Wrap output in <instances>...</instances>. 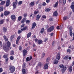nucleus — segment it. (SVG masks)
<instances>
[{
  "mask_svg": "<svg viewBox=\"0 0 74 74\" xmlns=\"http://www.w3.org/2000/svg\"><path fill=\"white\" fill-rule=\"evenodd\" d=\"M3 37L5 41H8V38H7V37L6 36H3Z\"/></svg>",
  "mask_w": 74,
  "mask_h": 74,
  "instance_id": "nucleus-34",
  "label": "nucleus"
},
{
  "mask_svg": "<svg viewBox=\"0 0 74 74\" xmlns=\"http://www.w3.org/2000/svg\"><path fill=\"white\" fill-rule=\"evenodd\" d=\"M43 42V41L41 40H39L38 41V44L40 45V44H42Z\"/></svg>",
  "mask_w": 74,
  "mask_h": 74,
  "instance_id": "nucleus-12",
  "label": "nucleus"
},
{
  "mask_svg": "<svg viewBox=\"0 0 74 74\" xmlns=\"http://www.w3.org/2000/svg\"><path fill=\"white\" fill-rule=\"evenodd\" d=\"M68 18L67 16H65L63 18V20L64 21H65V20H66V19H68Z\"/></svg>",
  "mask_w": 74,
  "mask_h": 74,
  "instance_id": "nucleus-38",
  "label": "nucleus"
},
{
  "mask_svg": "<svg viewBox=\"0 0 74 74\" xmlns=\"http://www.w3.org/2000/svg\"><path fill=\"white\" fill-rule=\"evenodd\" d=\"M25 66H26V64L24 63L23 64V68H24L25 67Z\"/></svg>",
  "mask_w": 74,
  "mask_h": 74,
  "instance_id": "nucleus-57",
  "label": "nucleus"
},
{
  "mask_svg": "<svg viewBox=\"0 0 74 74\" xmlns=\"http://www.w3.org/2000/svg\"><path fill=\"white\" fill-rule=\"evenodd\" d=\"M68 70L70 73L72 72V66H70L68 68Z\"/></svg>",
  "mask_w": 74,
  "mask_h": 74,
  "instance_id": "nucleus-17",
  "label": "nucleus"
},
{
  "mask_svg": "<svg viewBox=\"0 0 74 74\" xmlns=\"http://www.w3.org/2000/svg\"><path fill=\"white\" fill-rule=\"evenodd\" d=\"M41 16V15H39V14H38L36 17L37 18L36 19V20H37V21H38L39 20V19L40 18V17Z\"/></svg>",
  "mask_w": 74,
  "mask_h": 74,
  "instance_id": "nucleus-21",
  "label": "nucleus"
},
{
  "mask_svg": "<svg viewBox=\"0 0 74 74\" xmlns=\"http://www.w3.org/2000/svg\"><path fill=\"white\" fill-rule=\"evenodd\" d=\"M67 52H69V53H70V52H71V51L70 50V49H68L67 50Z\"/></svg>",
  "mask_w": 74,
  "mask_h": 74,
  "instance_id": "nucleus-52",
  "label": "nucleus"
},
{
  "mask_svg": "<svg viewBox=\"0 0 74 74\" xmlns=\"http://www.w3.org/2000/svg\"><path fill=\"white\" fill-rule=\"evenodd\" d=\"M18 34H21V33H22V31H21V30H19L18 31Z\"/></svg>",
  "mask_w": 74,
  "mask_h": 74,
  "instance_id": "nucleus-47",
  "label": "nucleus"
},
{
  "mask_svg": "<svg viewBox=\"0 0 74 74\" xmlns=\"http://www.w3.org/2000/svg\"><path fill=\"white\" fill-rule=\"evenodd\" d=\"M14 36L12 35L10 39H11V40H12L13 38H14Z\"/></svg>",
  "mask_w": 74,
  "mask_h": 74,
  "instance_id": "nucleus-50",
  "label": "nucleus"
},
{
  "mask_svg": "<svg viewBox=\"0 0 74 74\" xmlns=\"http://www.w3.org/2000/svg\"><path fill=\"white\" fill-rule=\"evenodd\" d=\"M14 55V51L12 50L10 51V55L11 56H13Z\"/></svg>",
  "mask_w": 74,
  "mask_h": 74,
  "instance_id": "nucleus-14",
  "label": "nucleus"
},
{
  "mask_svg": "<svg viewBox=\"0 0 74 74\" xmlns=\"http://www.w3.org/2000/svg\"><path fill=\"white\" fill-rule=\"evenodd\" d=\"M36 23L35 22L34 23L32 24V29H34V27H36Z\"/></svg>",
  "mask_w": 74,
  "mask_h": 74,
  "instance_id": "nucleus-18",
  "label": "nucleus"
},
{
  "mask_svg": "<svg viewBox=\"0 0 74 74\" xmlns=\"http://www.w3.org/2000/svg\"><path fill=\"white\" fill-rule=\"evenodd\" d=\"M26 23H30V21L29 20H27L26 21Z\"/></svg>",
  "mask_w": 74,
  "mask_h": 74,
  "instance_id": "nucleus-53",
  "label": "nucleus"
},
{
  "mask_svg": "<svg viewBox=\"0 0 74 74\" xmlns=\"http://www.w3.org/2000/svg\"><path fill=\"white\" fill-rule=\"evenodd\" d=\"M3 7H1L0 8V11H3Z\"/></svg>",
  "mask_w": 74,
  "mask_h": 74,
  "instance_id": "nucleus-43",
  "label": "nucleus"
},
{
  "mask_svg": "<svg viewBox=\"0 0 74 74\" xmlns=\"http://www.w3.org/2000/svg\"><path fill=\"white\" fill-rule=\"evenodd\" d=\"M11 18L13 21H15L16 19V17L14 15H12L11 16Z\"/></svg>",
  "mask_w": 74,
  "mask_h": 74,
  "instance_id": "nucleus-8",
  "label": "nucleus"
},
{
  "mask_svg": "<svg viewBox=\"0 0 74 74\" xmlns=\"http://www.w3.org/2000/svg\"><path fill=\"white\" fill-rule=\"evenodd\" d=\"M7 46H6V45H4L3 47V48L5 52H8L9 51L8 48H10V46H11V43L9 42H7Z\"/></svg>",
  "mask_w": 74,
  "mask_h": 74,
  "instance_id": "nucleus-1",
  "label": "nucleus"
},
{
  "mask_svg": "<svg viewBox=\"0 0 74 74\" xmlns=\"http://www.w3.org/2000/svg\"><path fill=\"white\" fill-rule=\"evenodd\" d=\"M27 51L25 50L24 49L23 50V56H25V55H26V54L27 53Z\"/></svg>",
  "mask_w": 74,
  "mask_h": 74,
  "instance_id": "nucleus-11",
  "label": "nucleus"
},
{
  "mask_svg": "<svg viewBox=\"0 0 74 74\" xmlns=\"http://www.w3.org/2000/svg\"><path fill=\"white\" fill-rule=\"evenodd\" d=\"M46 5L47 4L45 2H44L42 4V5H43V6H45V5Z\"/></svg>",
  "mask_w": 74,
  "mask_h": 74,
  "instance_id": "nucleus-58",
  "label": "nucleus"
},
{
  "mask_svg": "<svg viewBox=\"0 0 74 74\" xmlns=\"http://www.w3.org/2000/svg\"><path fill=\"white\" fill-rule=\"evenodd\" d=\"M25 26V24H23L21 25V27H24Z\"/></svg>",
  "mask_w": 74,
  "mask_h": 74,
  "instance_id": "nucleus-60",
  "label": "nucleus"
},
{
  "mask_svg": "<svg viewBox=\"0 0 74 74\" xmlns=\"http://www.w3.org/2000/svg\"><path fill=\"white\" fill-rule=\"evenodd\" d=\"M58 3H59V2L57 1L56 2V4H55V5H53L54 7H57V6H58Z\"/></svg>",
  "mask_w": 74,
  "mask_h": 74,
  "instance_id": "nucleus-28",
  "label": "nucleus"
},
{
  "mask_svg": "<svg viewBox=\"0 0 74 74\" xmlns=\"http://www.w3.org/2000/svg\"><path fill=\"white\" fill-rule=\"evenodd\" d=\"M58 62H59V61L58 60H54L53 61L54 64H58Z\"/></svg>",
  "mask_w": 74,
  "mask_h": 74,
  "instance_id": "nucleus-22",
  "label": "nucleus"
},
{
  "mask_svg": "<svg viewBox=\"0 0 74 74\" xmlns=\"http://www.w3.org/2000/svg\"><path fill=\"white\" fill-rule=\"evenodd\" d=\"M69 30H70V36H71V37H72L73 36V32H72V29L71 27H69Z\"/></svg>",
  "mask_w": 74,
  "mask_h": 74,
  "instance_id": "nucleus-7",
  "label": "nucleus"
},
{
  "mask_svg": "<svg viewBox=\"0 0 74 74\" xmlns=\"http://www.w3.org/2000/svg\"><path fill=\"white\" fill-rule=\"evenodd\" d=\"M68 58H69V56H66L64 58V59L65 60H67L68 59Z\"/></svg>",
  "mask_w": 74,
  "mask_h": 74,
  "instance_id": "nucleus-36",
  "label": "nucleus"
},
{
  "mask_svg": "<svg viewBox=\"0 0 74 74\" xmlns=\"http://www.w3.org/2000/svg\"><path fill=\"white\" fill-rule=\"evenodd\" d=\"M44 32V28H42L40 31V33L42 34Z\"/></svg>",
  "mask_w": 74,
  "mask_h": 74,
  "instance_id": "nucleus-26",
  "label": "nucleus"
},
{
  "mask_svg": "<svg viewBox=\"0 0 74 74\" xmlns=\"http://www.w3.org/2000/svg\"><path fill=\"white\" fill-rule=\"evenodd\" d=\"M3 32L5 33L7 32V29L5 27H4L3 29Z\"/></svg>",
  "mask_w": 74,
  "mask_h": 74,
  "instance_id": "nucleus-23",
  "label": "nucleus"
},
{
  "mask_svg": "<svg viewBox=\"0 0 74 74\" xmlns=\"http://www.w3.org/2000/svg\"><path fill=\"white\" fill-rule=\"evenodd\" d=\"M55 27L54 26H51L48 28L47 29V32H51L52 31H53L54 30Z\"/></svg>",
  "mask_w": 74,
  "mask_h": 74,
  "instance_id": "nucleus-3",
  "label": "nucleus"
},
{
  "mask_svg": "<svg viewBox=\"0 0 74 74\" xmlns=\"http://www.w3.org/2000/svg\"><path fill=\"white\" fill-rule=\"evenodd\" d=\"M43 69L44 70H47L48 69V65L46 64H45Z\"/></svg>",
  "mask_w": 74,
  "mask_h": 74,
  "instance_id": "nucleus-9",
  "label": "nucleus"
},
{
  "mask_svg": "<svg viewBox=\"0 0 74 74\" xmlns=\"http://www.w3.org/2000/svg\"><path fill=\"white\" fill-rule=\"evenodd\" d=\"M48 39L47 38H45V41L46 42V41H48Z\"/></svg>",
  "mask_w": 74,
  "mask_h": 74,
  "instance_id": "nucleus-54",
  "label": "nucleus"
},
{
  "mask_svg": "<svg viewBox=\"0 0 74 74\" xmlns=\"http://www.w3.org/2000/svg\"><path fill=\"white\" fill-rule=\"evenodd\" d=\"M22 72L23 74H25L26 73V70L24 69H23L22 70Z\"/></svg>",
  "mask_w": 74,
  "mask_h": 74,
  "instance_id": "nucleus-32",
  "label": "nucleus"
},
{
  "mask_svg": "<svg viewBox=\"0 0 74 74\" xmlns=\"http://www.w3.org/2000/svg\"><path fill=\"white\" fill-rule=\"evenodd\" d=\"M22 3H23V2L22 1H20L18 3V5H21V4H22Z\"/></svg>",
  "mask_w": 74,
  "mask_h": 74,
  "instance_id": "nucleus-39",
  "label": "nucleus"
},
{
  "mask_svg": "<svg viewBox=\"0 0 74 74\" xmlns=\"http://www.w3.org/2000/svg\"><path fill=\"white\" fill-rule=\"evenodd\" d=\"M56 58L58 60H60V54L58 53L56 56Z\"/></svg>",
  "mask_w": 74,
  "mask_h": 74,
  "instance_id": "nucleus-6",
  "label": "nucleus"
},
{
  "mask_svg": "<svg viewBox=\"0 0 74 74\" xmlns=\"http://www.w3.org/2000/svg\"><path fill=\"white\" fill-rule=\"evenodd\" d=\"M35 41L36 42H37V41H38V39L36 38L35 39Z\"/></svg>",
  "mask_w": 74,
  "mask_h": 74,
  "instance_id": "nucleus-61",
  "label": "nucleus"
},
{
  "mask_svg": "<svg viewBox=\"0 0 74 74\" xmlns=\"http://www.w3.org/2000/svg\"><path fill=\"white\" fill-rule=\"evenodd\" d=\"M38 66H41V63L39 62L38 64Z\"/></svg>",
  "mask_w": 74,
  "mask_h": 74,
  "instance_id": "nucleus-51",
  "label": "nucleus"
},
{
  "mask_svg": "<svg viewBox=\"0 0 74 74\" xmlns=\"http://www.w3.org/2000/svg\"><path fill=\"white\" fill-rule=\"evenodd\" d=\"M27 28V26L25 27H23V29H21V31H24L25 30H26Z\"/></svg>",
  "mask_w": 74,
  "mask_h": 74,
  "instance_id": "nucleus-20",
  "label": "nucleus"
},
{
  "mask_svg": "<svg viewBox=\"0 0 74 74\" xmlns=\"http://www.w3.org/2000/svg\"><path fill=\"white\" fill-rule=\"evenodd\" d=\"M21 37L20 36L18 37L17 38L16 41V44H18V42H19V40H20V38H21Z\"/></svg>",
  "mask_w": 74,
  "mask_h": 74,
  "instance_id": "nucleus-16",
  "label": "nucleus"
},
{
  "mask_svg": "<svg viewBox=\"0 0 74 74\" xmlns=\"http://www.w3.org/2000/svg\"><path fill=\"white\" fill-rule=\"evenodd\" d=\"M59 67L60 68H61V69H63L64 67V65L63 64L60 65Z\"/></svg>",
  "mask_w": 74,
  "mask_h": 74,
  "instance_id": "nucleus-31",
  "label": "nucleus"
},
{
  "mask_svg": "<svg viewBox=\"0 0 74 74\" xmlns=\"http://www.w3.org/2000/svg\"><path fill=\"white\" fill-rule=\"evenodd\" d=\"M22 47H21V46H20L19 47V50H21V49H22Z\"/></svg>",
  "mask_w": 74,
  "mask_h": 74,
  "instance_id": "nucleus-64",
  "label": "nucleus"
},
{
  "mask_svg": "<svg viewBox=\"0 0 74 74\" xmlns=\"http://www.w3.org/2000/svg\"><path fill=\"white\" fill-rule=\"evenodd\" d=\"M31 35H32V34H31V32H29L27 35V38H29V37H30L31 36Z\"/></svg>",
  "mask_w": 74,
  "mask_h": 74,
  "instance_id": "nucleus-27",
  "label": "nucleus"
},
{
  "mask_svg": "<svg viewBox=\"0 0 74 74\" xmlns=\"http://www.w3.org/2000/svg\"><path fill=\"white\" fill-rule=\"evenodd\" d=\"M3 72V69L1 68H0V73H1Z\"/></svg>",
  "mask_w": 74,
  "mask_h": 74,
  "instance_id": "nucleus-55",
  "label": "nucleus"
},
{
  "mask_svg": "<svg viewBox=\"0 0 74 74\" xmlns=\"http://www.w3.org/2000/svg\"><path fill=\"white\" fill-rule=\"evenodd\" d=\"M4 15L5 16H7V15H9V14H10V12L7 11H5L4 13Z\"/></svg>",
  "mask_w": 74,
  "mask_h": 74,
  "instance_id": "nucleus-5",
  "label": "nucleus"
},
{
  "mask_svg": "<svg viewBox=\"0 0 74 74\" xmlns=\"http://www.w3.org/2000/svg\"><path fill=\"white\" fill-rule=\"evenodd\" d=\"M58 11H56L53 12V15L54 16H58Z\"/></svg>",
  "mask_w": 74,
  "mask_h": 74,
  "instance_id": "nucleus-10",
  "label": "nucleus"
},
{
  "mask_svg": "<svg viewBox=\"0 0 74 74\" xmlns=\"http://www.w3.org/2000/svg\"><path fill=\"white\" fill-rule=\"evenodd\" d=\"M3 58H5V59L6 58H7L8 57V55H5L3 56Z\"/></svg>",
  "mask_w": 74,
  "mask_h": 74,
  "instance_id": "nucleus-35",
  "label": "nucleus"
},
{
  "mask_svg": "<svg viewBox=\"0 0 74 74\" xmlns=\"http://www.w3.org/2000/svg\"><path fill=\"white\" fill-rule=\"evenodd\" d=\"M10 60H14V58L12 56H11L10 57Z\"/></svg>",
  "mask_w": 74,
  "mask_h": 74,
  "instance_id": "nucleus-45",
  "label": "nucleus"
},
{
  "mask_svg": "<svg viewBox=\"0 0 74 74\" xmlns=\"http://www.w3.org/2000/svg\"><path fill=\"white\" fill-rule=\"evenodd\" d=\"M49 60H50V58H47L46 59V63H48L49 62Z\"/></svg>",
  "mask_w": 74,
  "mask_h": 74,
  "instance_id": "nucleus-25",
  "label": "nucleus"
},
{
  "mask_svg": "<svg viewBox=\"0 0 74 74\" xmlns=\"http://www.w3.org/2000/svg\"><path fill=\"white\" fill-rule=\"evenodd\" d=\"M26 21V18H24L22 21H21V23H23L24 22H25V21Z\"/></svg>",
  "mask_w": 74,
  "mask_h": 74,
  "instance_id": "nucleus-33",
  "label": "nucleus"
},
{
  "mask_svg": "<svg viewBox=\"0 0 74 74\" xmlns=\"http://www.w3.org/2000/svg\"><path fill=\"white\" fill-rule=\"evenodd\" d=\"M69 48H71L72 49H73L74 48V47L73 45H70L69 47Z\"/></svg>",
  "mask_w": 74,
  "mask_h": 74,
  "instance_id": "nucleus-37",
  "label": "nucleus"
},
{
  "mask_svg": "<svg viewBox=\"0 0 74 74\" xmlns=\"http://www.w3.org/2000/svg\"><path fill=\"white\" fill-rule=\"evenodd\" d=\"M49 1H50V0H46L47 3H49Z\"/></svg>",
  "mask_w": 74,
  "mask_h": 74,
  "instance_id": "nucleus-63",
  "label": "nucleus"
},
{
  "mask_svg": "<svg viewBox=\"0 0 74 74\" xmlns=\"http://www.w3.org/2000/svg\"><path fill=\"white\" fill-rule=\"evenodd\" d=\"M9 71L10 73H13L15 71V67L12 66H11L9 68Z\"/></svg>",
  "mask_w": 74,
  "mask_h": 74,
  "instance_id": "nucleus-2",
  "label": "nucleus"
},
{
  "mask_svg": "<svg viewBox=\"0 0 74 74\" xmlns=\"http://www.w3.org/2000/svg\"><path fill=\"white\" fill-rule=\"evenodd\" d=\"M5 61L6 62H8V58H5Z\"/></svg>",
  "mask_w": 74,
  "mask_h": 74,
  "instance_id": "nucleus-48",
  "label": "nucleus"
},
{
  "mask_svg": "<svg viewBox=\"0 0 74 74\" xmlns=\"http://www.w3.org/2000/svg\"><path fill=\"white\" fill-rule=\"evenodd\" d=\"M66 0H63V3L64 5H65L66 4Z\"/></svg>",
  "mask_w": 74,
  "mask_h": 74,
  "instance_id": "nucleus-42",
  "label": "nucleus"
},
{
  "mask_svg": "<svg viewBox=\"0 0 74 74\" xmlns=\"http://www.w3.org/2000/svg\"><path fill=\"white\" fill-rule=\"evenodd\" d=\"M63 69H61V71H62V73H64L66 71V70L67 69L66 67L64 66V67L63 68Z\"/></svg>",
  "mask_w": 74,
  "mask_h": 74,
  "instance_id": "nucleus-19",
  "label": "nucleus"
},
{
  "mask_svg": "<svg viewBox=\"0 0 74 74\" xmlns=\"http://www.w3.org/2000/svg\"><path fill=\"white\" fill-rule=\"evenodd\" d=\"M42 17L43 18H44V19H46V16H45V15H43L42 16Z\"/></svg>",
  "mask_w": 74,
  "mask_h": 74,
  "instance_id": "nucleus-49",
  "label": "nucleus"
},
{
  "mask_svg": "<svg viewBox=\"0 0 74 74\" xmlns=\"http://www.w3.org/2000/svg\"><path fill=\"white\" fill-rule=\"evenodd\" d=\"M10 5V0H7L6 3V6L7 7Z\"/></svg>",
  "mask_w": 74,
  "mask_h": 74,
  "instance_id": "nucleus-15",
  "label": "nucleus"
},
{
  "mask_svg": "<svg viewBox=\"0 0 74 74\" xmlns=\"http://www.w3.org/2000/svg\"><path fill=\"white\" fill-rule=\"evenodd\" d=\"M45 11L47 12H49V11H51V9H49V8L46 9L45 10Z\"/></svg>",
  "mask_w": 74,
  "mask_h": 74,
  "instance_id": "nucleus-40",
  "label": "nucleus"
},
{
  "mask_svg": "<svg viewBox=\"0 0 74 74\" xmlns=\"http://www.w3.org/2000/svg\"><path fill=\"white\" fill-rule=\"evenodd\" d=\"M41 4H39V5H38V8H39V9H40L41 8Z\"/></svg>",
  "mask_w": 74,
  "mask_h": 74,
  "instance_id": "nucleus-56",
  "label": "nucleus"
},
{
  "mask_svg": "<svg viewBox=\"0 0 74 74\" xmlns=\"http://www.w3.org/2000/svg\"><path fill=\"white\" fill-rule=\"evenodd\" d=\"M42 55V58H44L45 56V53H43Z\"/></svg>",
  "mask_w": 74,
  "mask_h": 74,
  "instance_id": "nucleus-59",
  "label": "nucleus"
},
{
  "mask_svg": "<svg viewBox=\"0 0 74 74\" xmlns=\"http://www.w3.org/2000/svg\"><path fill=\"white\" fill-rule=\"evenodd\" d=\"M31 5H34V3L33 2H32L30 3Z\"/></svg>",
  "mask_w": 74,
  "mask_h": 74,
  "instance_id": "nucleus-44",
  "label": "nucleus"
},
{
  "mask_svg": "<svg viewBox=\"0 0 74 74\" xmlns=\"http://www.w3.org/2000/svg\"><path fill=\"white\" fill-rule=\"evenodd\" d=\"M71 9H72V10L73 12H74V5H72L71 6Z\"/></svg>",
  "mask_w": 74,
  "mask_h": 74,
  "instance_id": "nucleus-30",
  "label": "nucleus"
},
{
  "mask_svg": "<svg viewBox=\"0 0 74 74\" xmlns=\"http://www.w3.org/2000/svg\"><path fill=\"white\" fill-rule=\"evenodd\" d=\"M18 4V1L16 0L13 2V6L14 7V8H16V5Z\"/></svg>",
  "mask_w": 74,
  "mask_h": 74,
  "instance_id": "nucleus-4",
  "label": "nucleus"
},
{
  "mask_svg": "<svg viewBox=\"0 0 74 74\" xmlns=\"http://www.w3.org/2000/svg\"><path fill=\"white\" fill-rule=\"evenodd\" d=\"M32 59V56H30L29 58V57H27L26 59L27 62L30 61V60Z\"/></svg>",
  "mask_w": 74,
  "mask_h": 74,
  "instance_id": "nucleus-13",
  "label": "nucleus"
},
{
  "mask_svg": "<svg viewBox=\"0 0 74 74\" xmlns=\"http://www.w3.org/2000/svg\"><path fill=\"white\" fill-rule=\"evenodd\" d=\"M4 22V20L2 19L0 21V25H2Z\"/></svg>",
  "mask_w": 74,
  "mask_h": 74,
  "instance_id": "nucleus-24",
  "label": "nucleus"
},
{
  "mask_svg": "<svg viewBox=\"0 0 74 74\" xmlns=\"http://www.w3.org/2000/svg\"><path fill=\"white\" fill-rule=\"evenodd\" d=\"M5 3V1H1L0 4L1 5H3V4H4Z\"/></svg>",
  "mask_w": 74,
  "mask_h": 74,
  "instance_id": "nucleus-29",
  "label": "nucleus"
},
{
  "mask_svg": "<svg viewBox=\"0 0 74 74\" xmlns=\"http://www.w3.org/2000/svg\"><path fill=\"white\" fill-rule=\"evenodd\" d=\"M18 21H20L22 19V16H20L18 17Z\"/></svg>",
  "mask_w": 74,
  "mask_h": 74,
  "instance_id": "nucleus-41",
  "label": "nucleus"
},
{
  "mask_svg": "<svg viewBox=\"0 0 74 74\" xmlns=\"http://www.w3.org/2000/svg\"><path fill=\"white\" fill-rule=\"evenodd\" d=\"M27 15V13H26L25 14H24V17H26V16Z\"/></svg>",
  "mask_w": 74,
  "mask_h": 74,
  "instance_id": "nucleus-62",
  "label": "nucleus"
},
{
  "mask_svg": "<svg viewBox=\"0 0 74 74\" xmlns=\"http://www.w3.org/2000/svg\"><path fill=\"white\" fill-rule=\"evenodd\" d=\"M38 11H35L34 12V14H35V15H36V14H38Z\"/></svg>",
  "mask_w": 74,
  "mask_h": 74,
  "instance_id": "nucleus-46",
  "label": "nucleus"
}]
</instances>
